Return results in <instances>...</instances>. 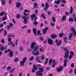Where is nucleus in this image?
Instances as JSON below:
<instances>
[{
    "label": "nucleus",
    "mask_w": 76,
    "mask_h": 76,
    "mask_svg": "<svg viewBox=\"0 0 76 76\" xmlns=\"http://www.w3.org/2000/svg\"><path fill=\"white\" fill-rule=\"evenodd\" d=\"M38 48H39V46L38 45H37L36 47L34 48L33 51L32 52L33 55H34L35 56H37L39 54V51L38 50Z\"/></svg>",
    "instance_id": "f257e3e1"
},
{
    "label": "nucleus",
    "mask_w": 76,
    "mask_h": 76,
    "mask_svg": "<svg viewBox=\"0 0 76 76\" xmlns=\"http://www.w3.org/2000/svg\"><path fill=\"white\" fill-rule=\"evenodd\" d=\"M63 50L66 51L65 55L64 56V58H68V57H69V50H67V49L66 48H64Z\"/></svg>",
    "instance_id": "f03ea898"
},
{
    "label": "nucleus",
    "mask_w": 76,
    "mask_h": 76,
    "mask_svg": "<svg viewBox=\"0 0 76 76\" xmlns=\"http://www.w3.org/2000/svg\"><path fill=\"white\" fill-rule=\"evenodd\" d=\"M70 30L72 32V33H71V34H72L74 37H76V31L75 30V28H74V27H72L70 28Z\"/></svg>",
    "instance_id": "7ed1b4c3"
},
{
    "label": "nucleus",
    "mask_w": 76,
    "mask_h": 76,
    "mask_svg": "<svg viewBox=\"0 0 76 76\" xmlns=\"http://www.w3.org/2000/svg\"><path fill=\"white\" fill-rule=\"evenodd\" d=\"M10 52L9 56L10 57H12L13 56V52L10 50V49H8L7 50H6L4 51L5 53H7V52Z\"/></svg>",
    "instance_id": "20e7f679"
},
{
    "label": "nucleus",
    "mask_w": 76,
    "mask_h": 76,
    "mask_svg": "<svg viewBox=\"0 0 76 76\" xmlns=\"http://www.w3.org/2000/svg\"><path fill=\"white\" fill-rule=\"evenodd\" d=\"M64 68L63 66H60L59 67H57L56 68V70L58 72H60L62 71V70Z\"/></svg>",
    "instance_id": "39448f33"
},
{
    "label": "nucleus",
    "mask_w": 76,
    "mask_h": 76,
    "mask_svg": "<svg viewBox=\"0 0 76 76\" xmlns=\"http://www.w3.org/2000/svg\"><path fill=\"white\" fill-rule=\"evenodd\" d=\"M30 18L31 19H34V20H37V16L35 13H34L32 15L30 16Z\"/></svg>",
    "instance_id": "423d86ee"
},
{
    "label": "nucleus",
    "mask_w": 76,
    "mask_h": 76,
    "mask_svg": "<svg viewBox=\"0 0 76 76\" xmlns=\"http://www.w3.org/2000/svg\"><path fill=\"white\" fill-rule=\"evenodd\" d=\"M70 55H69L68 59H71L72 57H73V56H75V54H74V53H73V52L72 51L70 52Z\"/></svg>",
    "instance_id": "0eeeda50"
},
{
    "label": "nucleus",
    "mask_w": 76,
    "mask_h": 76,
    "mask_svg": "<svg viewBox=\"0 0 76 76\" xmlns=\"http://www.w3.org/2000/svg\"><path fill=\"white\" fill-rule=\"evenodd\" d=\"M45 7L44 10H45V12H47V10L48 9V7H49V4L48 2H47L45 4Z\"/></svg>",
    "instance_id": "6e6552de"
},
{
    "label": "nucleus",
    "mask_w": 76,
    "mask_h": 76,
    "mask_svg": "<svg viewBox=\"0 0 76 76\" xmlns=\"http://www.w3.org/2000/svg\"><path fill=\"white\" fill-rule=\"evenodd\" d=\"M36 76H43V75L42 73L39 72V71H38L36 73Z\"/></svg>",
    "instance_id": "1a4fd4ad"
},
{
    "label": "nucleus",
    "mask_w": 76,
    "mask_h": 76,
    "mask_svg": "<svg viewBox=\"0 0 76 76\" xmlns=\"http://www.w3.org/2000/svg\"><path fill=\"white\" fill-rule=\"evenodd\" d=\"M69 60L66 59L64 60V67H66V66H67V62H69Z\"/></svg>",
    "instance_id": "9d476101"
},
{
    "label": "nucleus",
    "mask_w": 76,
    "mask_h": 76,
    "mask_svg": "<svg viewBox=\"0 0 76 76\" xmlns=\"http://www.w3.org/2000/svg\"><path fill=\"white\" fill-rule=\"evenodd\" d=\"M48 28L47 27H46L44 29L43 31V34H45L46 32H47V31H48Z\"/></svg>",
    "instance_id": "9b49d317"
},
{
    "label": "nucleus",
    "mask_w": 76,
    "mask_h": 76,
    "mask_svg": "<svg viewBox=\"0 0 76 76\" xmlns=\"http://www.w3.org/2000/svg\"><path fill=\"white\" fill-rule=\"evenodd\" d=\"M36 44L35 42H33L31 44V49H33L34 48Z\"/></svg>",
    "instance_id": "f8f14e48"
},
{
    "label": "nucleus",
    "mask_w": 76,
    "mask_h": 76,
    "mask_svg": "<svg viewBox=\"0 0 76 76\" xmlns=\"http://www.w3.org/2000/svg\"><path fill=\"white\" fill-rule=\"evenodd\" d=\"M48 42L50 45H52L53 44V41L50 39H48Z\"/></svg>",
    "instance_id": "ddd939ff"
},
{
    "label": "nucleus",
    "mask_w": 76,
    "mask_h": 76,
    "mask_svg": "<svg viewBox=\"0 0 76 76\" xmlns=\"http://www.w3.org/2000/svg\"><path fill=\"white\" fill-rule=\"evenodd\" d=\"M21 6V3L20 2H17L16 7L17 8H19Z\"/></svg>",
    "instance_id": "4468645a"
},
{
    "label": "nucleus",
    "mask_w": 76,
    "mask_h": 76,
    "mask_svg": "<svg viewBox=\"0 0 76 76\" xmlns=\"http://www.w3.org/2000/svg\"><path fill=\"white\" fill-rule=\"evenodd\" d=\"M7 13H5V16L4 17L2 18V21H4V20H6L7 19Z\"/></svg>",
    "instance_id": "2eb2a0df"
},
{
    "label": "nucleus",
    "mask_w": 76,
    "mask_h": 76,
    "mask_svg": "<svg viewBox=\"0 0 76 76\" xmlns=\"http://www.w3.org/2000/svg\"><path fill=\"white\" fill-rule=\"evenodd\" d=\"M33 33L34 34L35 36H37V29L35 28H34L33 30Z\"/></svg>",
    "instance_id": "dca6fc26"
},
{
    "label": "nucleus",
    "mask_w": 76,
    "mask_h": 76,
    "mask_svg": "<svg viewBox=\"0 0 76 76\" xmlns=\"http://www.w3.org/2000/svg\"><path fill=\"white\" fill-rule=\"evenodd\" d=\"M57 37L56 34H52L51 35V38H56Z\"/></svg>",
    "instance_id": "f3484780"
},
{
    "label": "nucleus",
    "mask_w": 76,
    "mask_h": 76,
    "mask_svg": "<svg viewBox=\"0 0 76 76\" xmlns=\"http://www.w3.org/2000/svg\"><path fill=\"white\" fill-rule=\"evenodd\" d=\"M61 41L60 40L59 42L56 43V45L59 47L61 44Z\"/></svg>",
    "instance_id": "a211bd4d"
},
{
    "label": "nucleus",
    "mask_w": 76,
    "mask_h": 76,
    "mask_svg": "<svg viewBox=\"0 0 76 76\" xmlns=\"http://www.w3.org/2000/svg\"><path fill=\"white\" fill-rule=\"evenodd\" d=\"M54 3H56L57 4H59L60 3V0H58L57 1H55Z\"/></svg>",
    "instance_id": "6ab92c4d"
},
{
    "label": "nucleus",
    "mask_w": 76,
    "mask_h": 76,
    "mask_svg": "<svg viewBox=\"0 0 76 76\" xmlns=\"http://www.w3.org/2000/svg\"><path fill=\"white\" fill-rule=\"evenodd\" d=\"M1 1L2 5H3V6L5 5V3H6V1H5V0H1Z\"/></svg>",
    "instance_id": "aec40b11"
},
{
    "label": "nucleus",
    "mask_w": 76,
    "mask_h": 76,
    "mask_svg": "<svg viewBox=\"0 0 76 76\" xmlns=\"http://www.w3.org/2000/svg\"><path fill=\"white\" fill-rule=\"evenodd\" d=\"M24 63H25L24 62L22 61H20V66H24Z\"/></svg>",
    "instance_id": "412c9836"
},
{
    "label": "nucleus",
    "mask_w": 76,
    "mask_h": 76,
    "mask_svg": "<svg viewBox=\"0 0 76 76\" xmlns=\"http://www.w3.org/2000/svg\"><path fill=\"white\" fill-rule=\"evenodd\" d=\"M21 18H23V19H29V17L28 16H22Z\"/></svg>",
    "instance_id": "4be33fe9"
},
{
    "label": "nucleus",
    "mask_w": 76,
    "mask_h": 76,
    "mask_svg": "<svg viewBox=\"0 0 76 76\" xmlns=\"http://www.w3.org/2000/svg\"><path fill=\"white\" fill-rule=\"evenodd\" d=\"M39 72H44V69H43V68L42 67L39 68Z\"/></svg>",
    "instance_id": "5701e85b"
},
{
    "label": "nucleus",
    "mask_w": 76,
    "mask_h": 76,
    "mask_svg": "<svg viewBox=\"0 0 76 76\" xmlns=\"http://www.w3.org/2000/svg\"><path fill=\"white\" fill-rule=\"evenodd\" d=\"M33 68L34 69V70H37L38 69V68L37 67V65H34L33 66Z\"/></svg>",
    "instance_id": "b1692460"
},
{
    "label": "nucleus",
    "mask_w": 76,
    "mask_h": 76,
    "mask_svg": "<svg viewBox=\"0 0 76 76\" xmlns=\"http://www.w3.org/2000/svg\"><path fill=\"white\" fill-rule=\"evenodd\" d=\"M66 15H64L62 19V21L66 20Z\"/></svg>",
    "instance_id": "393cba45"
},
{
    "label": "nucleus",
    "mask_w": 76,
    "mask_h": 76,
    "mask_svg": "<svg viewBox=\"0 0 76 76\" xmlns=\"http://www.w3.org/2000/svg\"><path fill=\"white\" fill-rule=\"evenodd\" d=\"M73 7H70V14H72L73 13Z\"/></svg>",
    "instance_id": "a878e982"
},
{
    "label": "nucleus",
    "mask_w": 76,
    "mask_h": 76,
    "mask_svg": "<svg viewBox=\"0 0 76 76\" xmlns=\"http://www.w3.org/2000/svg\"><path fill=\"white\" fill-rule=\"evenodd\" d=\"M53 61V59H50L49 61V65L50 66H51V64H52V61Z\"/></svg>",
    "instance_id": "bb28decb"
},
{
    "label": "nucleus",
    "mask_w": 76,
    "mask_h": 76,
    "mask_svg": "<svg viewBox=\"0 0 76 76\" xmlns=\"http://www.w3.org/2000/svg\"><path fill=\"white\" fill-rule=\"evenodd\" d=\"M27 19H24L23 23L24 24H26V23L28 22V20Z\"/></svg>",
    "instance_id": "cd10ccee"
},
{
    "label": "nucleus",
    "mask_w": 76,
    "mask_h": 76,
    "mask_svg": "<svg viewBox=\"0 0 76 76\" xmlns=\"http://www.w3.org/2000/svg\"><path fill=\"white\" fill-rule=\"evenodd\" d=\"M69 22H73V18H70L69 19Z\"/></svg>",
    "instance_id": "c85d7f7f"
},
{
    "label": "nucleus",
    "mask_w": 76,
    "mask_h": 76,
    "mask_svg": "<svg viewBox=\"0 0 76 76\" xmlns=\"http://www.w3.org/2000/svg\"><path fill=\"white\" fill-rule=\"evenodd\" d=\"M72 34H70V35H69V38H68L69 39V40H72V37H73V35H72Z\"/></svg>",
    "instance_id": "c756f323"
},
{
    "label": "nucleus",
    "mask_w": 76,
    "mask_h": 76,
    "mask_svg": "<svg viewBox=\"0 0 76 76\" xmlns=\"http://www.w3.org/2000/svg\"><path fill=\"white\" fill-rule=\"evenodd\" d=\"M44 58H45V57L44 56V55H42L41 56H40L41 60H44Z\"/></svg>",
    "instance_id": "7c9ffc66"
},
{
    "label": "nucleus",
    "mask_w": 76,
    "mask_h": 76,
    "mask_svg": "<svg viewBox=\"0 0 76 76\" xmlns=\"http://www.w3.org/2000/svg\"><path fill=\"white\" fill-rule=\"evenodd\" d=\"M64 42H66V43H67V38L66 37L65 38H64Z\"/></svg>",
    "instance_id": "2f4dec72"
},
{
    "label": "nucleus",
    "mask_w": 76,
    "mask_h": 76,
    "mask_svg": "<svg viewBox=\"0 0 76 76\" xmlns=\"http://www.w3.org/2000/svg\"><path fill=\"white\" fill-rule=\"evenodd\" d=\"M27 60V58L26 57H25L23 58V62H24V63H25V61H26Z\"/></svg>",
    "instance_id": "473e14b6"
},
{
    "label": "nucleus",
    "mask_w": 76,
    "mask_h": 76,
    "mask_svg": "<svg viewBox=\"0 0 76 76\" xmlns=\"http://www.w3.org/2000/svg\"><path fill=\"white\" fill-rule=\"evenodd\" d=\"M37 3L35 2L34 4V8H37Z\"/></svg>",
    "instance_id": "72a5a7b5"
},
{
    "label": "nucleus",
    "mask_w": 76,
    "mask_h": 76,
    "mask_svg": "<svg viewBox=\"0 0 76 76\" xmlns=\"http://www.w3.org/2000/svg\"><path fill=\"white\" fill-rule=\"evenodd\" d=\"M4 13H5L4 12H1L0 13V16H3V15H4Z\"/></svg>",
    "instance_id": "f704fd0d"
},
{
    "label": "nucleus",
    "mask_w": 76,
    "mask_h": 76,
    "mask_svg": "<svg viewBox=\"0 0 76 76\" xmlns=\"http://www.w3.org/2000/svg\"><path fill=\"white\" fill-rule=\"evenodd\" d=\"M20 17V14H18L16 16V18H17V19H19Z\"/></svg>",
    "instance_id": "c9c22d12"
},
{
    "label": "nucleus",
    "mask_w": 76,
    "mask_h": 76,
    "mask_svg": "<svg viewBox=\"0 0 76 76\" xmlns=\"http://www.w3.org/2000/svg\"><path fill=\"white\" fill-rule=\"evenodd\" d=\"M52 21H53L54 22H56V19H55V18L54 17H53L52 18Z\"/></svg>",
    "instance_id": "e433bc0d"
},
{
    "label": "nucleus",
    "mask_w": 76,
    "mask_h": 76,
    "mask_svg": "<svg viewBox=\"0 0 76 76\" xmlns=\"http://www.w3.org/2000/svg\"><path fill=\"white\" fill-rule=\"evenodd\" d=\"M39 56H38L36 57V60H37V61H38V60H39Z\"/></svg>",
    "instance_id": "4c0bfd02"
},
{
    "label": "nucleus",
    "mask_w": 76,
    "mask_h": 76,
    "mask_svg": "<svg viewBox=\"0 0 76 76\" xmlns=\"http://www.w3.org/2000/svg\"><path fill=\"white\" fill-rule=\"evenodd\" d=\"M19 49L20 51H22L23 50V48L22 47H20L19 48Z\"/></svg>",
    "instance_id": "58836bf2"
},
{
    "label": "nucleus",
    "mask_w": 76,
    "mask_h": 76,
    "mask_svg": "<svg viewBox=\"0 0 76 76\" xmlns=\"http://www.w3.org/2000/svg\"><path fill=\"white\" fill-rule=\"evenodd\" d=\"M53 63L56 66L57 64V62H55V60H53Z\"/></svg>",
    "instance_id": "ea45409f"
},
{
    "label": "nucleus",
    "mask_w": 76,
    "mask_h": 76,
    "mask_svg": "<svg viewBox=\"0 0 76 76\" xmlns=\"http://www.w3.org/2000/svg\"><path fill=\"white\" fill-rule=\"evenodd\" d=\"M38 23L36 21V20H34V22L33 24L34 25H37V24H38Z\"/></svg>",
    "instance_id": "a19ab883"
},
{
    "label": "nucleus",
    "mask_w": 76,
    "mask_h": 76,
    "mask_svg": "<svg viewBox=\"0 0 76 76\" xmlns=\"http://www.w3.org/2000/svg\"><path fill=\"white\" fill-rule=\"evenodd\" d=\"M37 35H42V34L41 33H40V31L39 30H38L37 31Z\"/></svg>",
    "instance_id": "79ce46f5"
},
{
    "label": "nucleus",
    "mask_w": 76,
    "mask_h": 76,
    "mask_svg": "<svg viewBox=\"0 0 76 76\" xmlns=\"http://www.w3.org/2000/svg\"><path fill=\"white\" fill-rule=\"evenodd\" d=\"M59 36L60 37H62L63 36V33H60L59 34Z\"/></svg>",
    "instance_id": "37998d69"
},
{
    "label": "nucleus",
    "mask_w": 76,
    "mask_h": 76,
    "mask_svg": "<svg viewBox=\"0 0 76 76\" xmlns=\"http://www.w3.org/2000/svg\"><path fill=\"white\" fill-rule=\"evenodd\" d=\"M34 60V57L32 56L30 59H29V61H32Z\"/></svg>",
    "instance_id": "c03bdc74"
},
{
    "label": "nucleus",
    "mask_w": 76,
    "mask_h": 76,
    "mask_svg": "<svg viewBox=\"0 0 76 76\" xmlns=\"http://www.w3.org/2000/svg\"><path fill=\"white\" fill-rule=\"evenodd\" d=\"M44 50V49H43V48H39V51L41 52H42Z\"/></svg>",
    "instance_id": "a18cd8bd"
},
{
    "label": "nucleus",
    "mask_w": 76,
    "mask_h": 76,
    "mask_svg": "<svg viewBox=\"0 0 76 76\" xmlns=\"http://www.w3.org/2000/svg\"><path fill=\"white\" fill-rule=\"evenodd\" d=\"M24 12L25 13H26V12H28V13H29L30 11L29 10H24Z\"/></svg>",
    "instance_id": "49530a36"
},
{
    "label": "nucleus",
    "mask_w": 76,
    "mask_h": 76,
    "mask_svg": "<svg viewBox=\"0 0 76 76\" xmlns=\"http://www.w3.org/2000/svg\"><path fill=\"white\" fill-rule=\"evenodd\" d=\"M9 26L10 27H13V24L12 23H10L9 24Z\"/></svg>",
    "instance_id": "de8ad7c7"
},
{
    "label": "nucleus",
    "mask_w": 76,
    "mask_h": 76,
    "mask_svg": "<svg viewBox=\"0 0 76 76\" xmlns=\"http://www.w3.org/2000/svg\"><path fill=\"white\" fill-rule=\"evenodd\" d=\"M14 61L15 62H16L17 61H19V59H18V58H16L14 60Z\"/></svg>",
    "instance_id": "09e8293b"
},
{
    "label": "nucleus",
    "mask_w": 76,
    "mask_h": 76,
    "mask_svg": "<svg viewBox=\"0 0 76 76\" xmlns=\"http://www.w3.org/2000/svg\"><path fill=\"white\" fill-rule=\"evenodd\" d=\"M8 41L9 42H11L12 41V39L10 37H9L8 39Z\"/></svg>",
    "instance_id": "8fccbe9b"
},
{
    "label": "nucleus",
    "mask_w": 76,
    "mask_h": 76,
    "mask_svg": "<svg viewBox=\"0 0 76 76\" xmlns=\"http://www.w3.org/2000/svg\"><path fill=\"white\" fill-rule=\"evenodd\" d=\"M48 59L47 58H46V61L45 62V65L46 64H47V63H48Z\"/></svg>",
    "instance_id": "3c124183"
},
{
    "label": "nucleus",
    "mask_w": 76,
    "mask_h": 76,
    "mask_svg": "<svg viewBox=\"0 0 76 76\" xmlns=\"http://www.w3.org/2000/svg\"><path fill=\"white\" fill-rule=\"evenodd\" d=\"M18 42H19V40H17L15 42V45H18Z\"/></svg>",
    "instance_id": "603ef678"
},
{
    "label": "nucleus",
    "mask_w": 76,
    "mask_h": 76,
    "mask_svg": "<svg viewBox=\"0 0 76 76\" xmlns=\"http://www.w3.org/2000/svg\"><path fill=\"white\" fill-rule=\"evenodd\" d=\"M23 15L24 16H29V14L26 13L25 12H23Z\"/></svg>",
    "instance_id": "864d4df0"
},
{
    "label": "nucleus",
    "mask_w": 76,
    "mask_h": 76,
    "mask_svg": "<svg viewBox=\"0 0 76 76\" xmlns=\"http://www.w3.org/2000/svg\"><path fill=\"white\" fill-rule=\"evenodd\" d=\"M14 70H15V69H11L10 71H9V72L10 73H12V72H13V71H14Z\"/></svg>",
    "instance_id": "5fc2aeb1"
},
{
    "label": "nucleus",
    "mask_w": 76,
    "mask_h": 76,
    "mask_svg": "<svg viewBox=\"0 0 76 76\" xmlns=\"http://www.w3.org/2000/svg\"><path fill=\"white\" fill-rule=\"evenodd\" d=\"M56 29H58V30H59V29H60V26H56Z\"/></svg>",
    "instance_id": "6e6d98bb"
},
{
    "label": "nucleus",
    "mask_w": 76,
    "mask_h": 76,
    "mask_svg": "<svg viewBox=\"0 0 76 76\" xmlns=\"http://www.w3.org/2000/svg\"><path fill=\"white\" fill-rule=\"evenodd\" d=\"M13 44V42H11L10 43H9L8 45H12V44Z\"/></svg>",
    "instance_id": "4d7b16f0"
},
{
    "label": "nucleus",
    "mask_w": 76,
    "mask_h": 76,
    "mask_svg": "<svg viewBox=\"0 0 76 76\" xmlns=\"http://www.w3.org/2000/svg\"><path fill=\"white\" fill-rule=\"evenodd\" d=\"M3 24L2 23L0 24V28H2V27H3Z\"/></svg>",
    "instance_id": "13d9d810"
},
{
    "label": "nucleus",
    "mask_w": 76,
    "mask_h": 76,
    "mask_svg": "<svg viewBox=\"0 0 76 76\" xmlns=\"http://www.w3.org/2000/svg\"><path fill=\"white\" fill-rule=\"evenodd\" d=\"M10 69H11V67L10 66H8L7 69V70H10Z\"/></svg>",
    "instance_id": "bf43d9fd"
},
{
    "label": "nucleus",
    "mask_w": 76,
    "mask_h": 76,
    "mask_svg": "<svg viewBox=\"0 0 76 76\" xmlns=\"http://www.w3.org/2000/svg\"><path fill=\"white\" fill-rule=\"evenodd\" d=\"M1 42H2V44H4V39H2L1 41Z\"/></svg>",
    "instance_id": "052dcab7"
},
{
    "label": "nucleus",
    "mask_w": 76,
    "mask_h": 76,
    "mask_svg": "<svg viewBox=\"0 0 76 76\" xmlns=\"http://www.w3.org/2000/svg\"><path fill=\"white\" fill-rule=\"evenodd\" d=\"M61 2L62 3H66V1L65 0H63L61 1Z\"/></svg>",
    "instance_id": "680f3d73"
},
{
    "label": "nucleus",
    "mask_w": 76,
    "mask_h": 76,
    "mask_svg": "<svg viewBox=\"0 0 76 76\" xmlns=\"http://www.w3.org/2000/svg\"><path fill=\"white\" fill-rule=\"evenodd\" d=\"M4 37H5L6 35V34H7V33L6 32V30H5L4 31Z\"/></svg>",
    "instance_id": "e2e57ef3"
},
{
    "label": "nucleus",
    "mask_w": 76,
    "mask_h": 76,
    "mask_svg": "<svg viewBox=\"0 0 76 76\" xmlns=\"http://www.w3.org/2000/svg\"><path fill=\"white\" fill-rule=\"evenodd\" d=\"M37 67H39H39H41V66H41V65L39 64L37 66Z\"/></svg>",
    "instance_id": "0e129e2a"
},
{
    "label": "nucleus",
    "mask_w": 76,
    "mask_h": 76,
    "mask_svg": "<svg viewBox=\"0 0 76 76\" xmlns=\"http://www.w3.org/2000/svg\"><path fill=\"white\" fill-rule=\"evenodd\" d=\"M35 70L34 69H33L31 70V72L32 73H35Z\"/></svg>",
    "instance_id": "69168bd1"
},
{
    "label": "nucleus",
    "mask_w": 76,
    "mask_h": 76,
    "mask_svg": "<svg viewBox=\"0 0 76 76\" xmlns=\"http://www.w3.org/2000/svg\"><path fill=\"white\" fill-rule=\"evenodd\" d=\"M28 33H31V30L28 29L27 30Z\"/></svg>",
    "instance_id": "338daca9"
},
{
    "label": "nucleus",
    "mask_w": 76,
    "mask_h": 76,
    "mask_svg": "<svg viewBox=\"0 0 76 76\" xmlns=\"http://www.w3.org/2000/svg\"><path fill=\"white\" fill-rule=\"evenodd\" d=\"M38 11L37 10H36L35 11V13H36V14H37L38 13Z\"/></svg>",
    "instance_id": "774afa93"
}]
</instances>
